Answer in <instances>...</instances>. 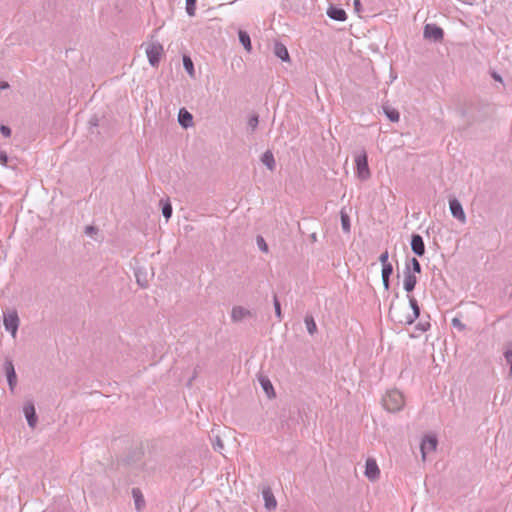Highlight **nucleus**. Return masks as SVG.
<instances>
[{"label":"nucleus","instance_id":"f8f14e48","mask_svg":"<svg viewBox=\"0 0 512 512\" xmlns=\"http://www.w3.org/2000/svg\"><path fill=\"white\" fill-rule=\"evenodd\" d=\"M417 284V277L414 273L411 272L410 266L406 267V270L404 271V289L406 292L410 293L414 290L415 286Z\"/></svg>","mask_w":512,"mask_h":512},{"label":"nucleus","instance_id":"f704fd0d","mask_svg":"<svg viewBox=\"0 0 512 512\" xmlns=\"http://www.w3.org/2000/svg\"><path fill=\"white\" fill-rule=\"evenodd\" d=\"M411 265H412V270H413L414 274L421 272V265L416 258L411 259Z\"/></svg>","mask_w":512,"mask_h":512},{"label":"nucleus","instance_id":"79ce46f5","mask_svg":"<svg viewBox=\"0 0 512 512\" xmlns=\"http://www.w3.org/2000/svg\"><path fill=\"white\" fill-rule=\"evenodd\" d=\"M353 4H354V7H355V10H356L357 12H359V11H360V9H361V1H360V0H354V1H353Z\"/></svg>","mask_w":512,"mask_h":512},{"label":"nucleus","instance_id":"c03bdc74","mask_svg":"<svg viewBox=\"0 0 512 512\" xmlns=\"http://www.w3.org/2000/svg\"><path fill=\"white\" fill-rule=\"evenodd\" d=\"M310 239H311L312 242H316L317 241V234L316 233H312L310 235Z\"/></svg>","mask_w":512,"mask_h":512},{"label":"nucleus","instance_id":"e433bc0d","mask_svg":"<svg viewBox=\"0 0 512 512\" xmlns=\"http://www.w3.org/2000/svg\"><path fill=\"white\" fill-rule=\"evenodd\" d=\"M0 132L4 137H10L11 136V129L6 125L0 126Z\"/></svg>","mask_w":512,"mask_h":512},{"label":"nucleus","instance_id":"aec40b11","mask_svg":"<svg viewBox=\"0 0 512 512\" xmlns=\"http://www.w3.org/2000/svg\"><path fill=\"white\" fill-rule=\"evenodd\" d=\"M132 496H133V499H134L136 510L137 511H141L144 508V506H145V500H144V497H143L140 489L133 488L132 489Z\"/></svg>","mask_w":512,"mask_h":512},{"label":"nucleus","instance_id":"4be33fe9","mask_svg":"<svg viewBox=\"0 0 512 512\" xmlns=\"http://www.w3.org/2000/svg\"><path fill=\"white\" fill-rule=\"evenodd\" d=\"M261 161L269 170H273L275 168V159L270 151H266L262 155Z\"/></svg>","mask_w":512,"mask_h":512},{"label":"nucleus","instance_id":"4c0bfd02","mask_svg":"<svg viewBox=\"0 0 512 512\" xmlns=\"http://www.w3.org/2000/svg\"><path fill=\"white\" fill-rule=\"evenodd\" d=\"M388 258H389V254H388V251H384L380 257H379V261L381 262L382 266H384L385 264H390L388 262Z\"/></svg>","mask_w":512,"mask_h":512},{"label":"nucleus","instance_id":"20e7f679","mask_svg":"<svg viewBox=\"0 0 512 512\" xmlns=\"http://www.w3.org/2000/svg\"><path fill=\"white\" fill-rule=\"evenodd\" d=\"M146 54L151 66H158L163 54V46L158 42H151L146 47Z\"/></svg>","mask_w":512,"mask_h":512},{"label":"nucleus","instance_id":"f3484780","mask_svg":"<svg viewBox=\"0 0 512 512\" xmlns=\"http://www.w3.org/2000/svg\"><path fill=\"white\" fill-rule=\"evenodd\" d=\"M393 273V266L392 264H385L384 266H382V282H383V286L385 288L386 291L389 290V287H390V276L392 275Z\"/></svg>","mask_w":512,"mask_h":512},{"label":"nucleus","instance_id":"0eeeda50","mask_svg":"<svg viewBox=\"0 0 512 512\" xmlns=\"http://www.w3.org/2000/svg\"><path fill=\"white\" fill-rule=\"evenodd\" d=\"M23 413L27 420L28 426L30 428H35L38 422V417L36 414L35 406L33 401L28 400L23 405Z\"/></svg>","mask_w":512,"mask_h":512},{"label":"nucleus","instance_id":"6ab92c4d","mask_svg":"<svg viewBox=\"0 0 512 512\" xmlns=\"http://www.w3.org/2000/svg\"><path fill=\"white\" fill-rule=\"evenodd\" d=\"M327 15L333 19V20H337V21H344L346 20V12L341 9V8H337V7H330L327 11Z\"/></svg>","mask_w":512,"mask_h":512},{"label":"nucleus","instance_id":"473e14b6","mask_svg":"<svg viewBox=\"0 0 512 512\" xmlns=\"http://www.w3.org/2000/svg\"><path fill=\"white\" fill-rule=\"evenodd\" d=\"M504 356H505L507 363L510 365L509 376L512 377V348L508 349L505 352Z\"/></svg>","mask_w":512,"mask_h":512},{"label":"nucleus","instance_id":"5701e85b","mask_svg":"<svg viewBox=\"0 0 512 512\" xmlns=\"http://www.w3.org/2000/svg\"><path fill=\"white\" fill-rule=\"evenodd\" d=\"M238 36H239V41L243 45L245 50L250 52L252 49L250 36L245 31H242V30L239 31Z\"/></svg>","mask_w":512,"mask_h":512},{"label":"nucleus","instance_id":"a211bd4d","mask_svg":"<svg viewBox=\"0 0 512 512\" xmlns=\"http://www.w3.org/2000/svg\"><path fill=\"white\" fill-rule=\"evenodd\" d=\"M274 54L282 61H289V53L286 46L280 42L274 44Z\"/></svg>","mask_w":512,"mask_h":512},{"label":"nucleus","instance_id":"7c9ffc66","mask_svg":"<svg viewBox=\"0 0 512 512\" xmlns=\"http://www.w3.org/2000/svg\"><path fill=\"white\" fill-rule=\"evenodd\" d=\"M273 304H274V308H275V313H276V316L279 318V320L281 319L282 317V313H281V305H280V302L277 298V296L275 295L274 296V299H273Z\"/></svg>","mask_w":512,"mask_h":512},{"label":"nucleus","instance_id":"1a4fd4ad","mask_svg":"<svg viewBox=\"0 0 512 512\" xmlns=\"http://www.w3.org/2000/svg\"><path fill=\"white\" fill-rule=\"evenodd\" d=\"M3 369L7 377L9 389L14 392L17 385V375L12 360L6 359L3 364Z\"/></svg>","mask_w":512,"mask_h":512},{"label":"nucleus","instance_id":"4468645a","mask_svg":"<svg viewBox=\"0 0 512 512\" xmlns=\"http://www.w3.org/2000/svg\"><path fill=\"white\" fill-rule=\"evenodd\" d=\"M262 496H263V499H264V502H265V508L268 510V511H273L276 509L277 507V501L272 493V490L269 488V487H265L263 490H262Z\"/></svg>","mask_w":512,"mask_h":512},{"label":"nucleus","instance_id":"c85d7f7f","mask_svg":"<svg viewBox=\"0 0 512 512\" xmlns=\"http://www.w3.org/2000/svg\"><path fill=\"white\" fill-rule=\"evenodd\" d=\"M162 214L166 218V220H168L171 217V215H172V206H171L169 201H166L165 203H163Z\"/></svg>","mask_w":512,"mask_h":512},{"label":"nucleus","instance_id":"ea45409f","mask_svg":"<svg viewBox=\"0 0 512 512\" xmlns=\"http://www.w3.org/2000/svg\"><path fill=\"white\" fill-rule=\"evenodd\" d=\"M452 325H453L454 327L459 328L460 330L464 329V327H465V326L461 323V321H460L459 319H457V318H453V319H452Z\"/></svg>","mask_w":512,"mask_h":512},{"label":"nucleus","instance_id":"a19ab883","mask_svg":"<svg viewBox=\"0 0 512 512\" xmlns=\"http://www.w3.org/2000/svg\"><path fill=\"white\" fill-rule=\"evenodd\" d=\"M96 232H97V229L94 226H87L85 229V233L90 236H92Z\"/></svg>","mask_w":512,"mask_h":512},{"label":"nucleus","instance_id":"37998d69","mask_svg":"<svg viewBox=\"0 0 512 512\" xmlns=\"http://www.w3.org/2000/svg\"><path fill=\"white\" fill-rule=\"evenodd\" d=\"M10 86H9V83L6 82V81H2L0 82V90H5V89H8Z\"/></svg>","mask_w":512,"mask_h":512},{"label":"nucleus","instance_id":"412c9836","mask_svg":"<svg viewBox=\"0 0 512 512\" xmlns=\"http://www.w3.org/2000/svg\"><path fill=\"white\" fill-rule=\"evenodd\" d=\"M259 381L268 398H273L275 391L270 380L266 377H262Z\"/></svg>","mask_w":512,"mask_h":512},{"label":"nucleus","instance_id":"cd10ccee","mask_svg":"<svg viewBox=\"0 0 512 512\" xmlns=\"http://www.w3.org/2000/svg\"><path fill=\"white\" fill-rule=\"evenodd\" d=\"M196 11V0H186V12L193 17Z\"/></svg>","mask_w":512,"mask_h":512},{"label":"nucleus","instance_id":"2eb2a0df","mask_svg":"<svg viewBox=\"0 0 512 512\" xmlns=\"http://www.w3.org/2000/svg\"><path fill=\"white\" fill-rule=\"evenodd\" d=\"M252 312L242 306H235L231 312V318L234 322H240L247 317H251Z\"/></svg>","mask_w":512,"mask_h":512},{"label":"nucleus","instance_id":"b1692460","mask_svg":"<svg viewBox=\"0 0 512 512\" xmlns=\"http://www.w3.org/2000/svg\"><path fill=\"white\" fill-rule=\"evenodd\" d=\"M383 110H384L385 115L387 116V118L391 122H398L399 121L400 115H399V112L396 109L391 108L389 106H384Z\"/></svg>","mask_w":512,"mask_h":512},{"label":"nucleus","instance_id":"a878e982","mask_svg":"<svg viewBox=\"0 0 512 512\" xmlns=\"http://www.w3.org/2000/svg\"><path fill=\"white\" fill-rule=\"evenodd\" d=\"M340 216H341V225H342L343 231L345 233H349L350 232V218H349L348 214L342 210L340 213Z\"/></svg>","mask_w":512,"mask_h":512},{"label":"nucleus","instance_id":"ddd939ff","mask_svg":"<svg viewBox=\"0 0 512 512\" xmlns=\"http://www.w3.org/2000/svg\"><path fill=\"white\" fill-rule=\"evenodd\" d=\"M411 249L417 256H423L425 253V244L419 234H413L411 237Z\"/></svg>","mask_w":512,"mask_h":512},{"label":"nucleus","instance_id":"f03ea898","mask_svg":"<svg viewBox=\"0 0 512 512\" xmlns=\"http://www.w3.org/2000/svg\"><path fill=\"white\" fill-rule=\"evenodd\" d=\"M383 406L390 412L400 411L405 404L404 396L399 390H389L383 397Z\"/></svg>","mask_w":512,"mask_h":512},{"label":"nucleus","instance_id":"7ed1b4c3","mask_svg":"<svg viewBox=\"0 0 512 512\" xmlns=\"http://www.w3.org/2000/svg\"><path fill=\"white\" fill-rule=\"evenodd\" d=\"M356 175L361 181H366L370 178L371 173L368 167V159L365 151H362L355 157Z\"/></svg>","mask_w":512,"mask_h":512},{"label":"nucleus","instance_id":"c9c22d12","mask_svg":"<svg viewBox=\"0 0 512 512\" xmlns=\"http://www.w3.org/2000/svg\"><path fill=\"white\" fill-rule=\"evenodd\" d=\"M430 328V323L425 321V322H419L416 326V329L419 330L420 332H426L428 329Z\"/></svg>","mask_w":512,"mask_h":512},{"label":"nucleus","instance_id":"9d476101","mask_svg":"<svg viewBox=\"0 0 512 512\" xmlns=\"http://www.w3.org/2000/svg\"><path fill=\"white\" fill-rule=\"evenodd\" d=\"M443 29L435 24H426L424 27V37L433 41H441L443 39Z\"/></svg>","mask_w":512,"mask_h":512},{"label":"nucleus","instance_id":"72a5a7b5","mask_svg":"<svg viewBox=\"0 0 512 512\" xmlns=\"http://www.w3.org/2000/svg\"><path fill=\"white\" fill-rule=\"evenodd\" d=\"M212 445H213L214 450L218 451V452H221V450L224 448V444H223L222 440L220 439V437H218V436L213 441Z\"/></svg>","mask_w":512,"mask_h":512},{"label":"nucleus","instance_id":"dca6fc26","mask_svg":"<svg viewBox=\"0 0 512 512\" xmlns=\"http://www.w3.org/2000/svg\"><path fill=\"white\" fill-rule=\"evenodd\" d=\"M178 121L182 127L188 128L193 124V117L191 113H189L186 109L183 108L179 111Z\"/></svg>","mask_w":512,"mask_h":512},{"label":"nucleus","instance_id":"a18cd8bd","mask_svg":"<svg viewBox=\"0 0 512 512\" xmlns=\"http://www.w3.org/2000/svg\"><path fill=\"white\" fill-rule=\"evenodd\" d=\"M511 296H512V293H511Z\"/></svg>","mask_w":512,"mask_h":512},{"label":"nucleus","instance_id":"393cba45","mask_svg":"<svg viewBox=\"0 0 512 512\" xmlns=\"http://www.w3.org/2000/svg\"><path fill=\"white\" fill-rule=\"evenodd\" d=\"M305 325L307 328V331L310 335H314L317 331V325L314 321V318L311 315H307L305 317Z\"/></svg>","mask_w":512,"mask_h":512},{"label":"nucleus","instance_id":"2f4dec72","mask_svg":"<svg viewBox=\"0 0 512 512\" xmlns=\"http://www.w3.org/2000/svg\"><path fill=\"white\" fill-rule=\"evenodd\" d=\"M257 245L259 247V249L265 253L268 252V245L267 243L265 242V240L263 239V237L261 236H258L257 237Z\"/></svg>","mask_w":512,"mask_h":512},{"label":"nucleus","instance_id":"f257e3e1","mask_svg":"<svg viewBox=\"0 0 512 512\" xmlns=\"http://www.w3.org/2000/svg\"><path fill=\"white\" fill-rule=\"evenodd\" d=\"M407 298L412 309V313L402 317L398 315L397 311H394L392 308L390 309V316L392 319L404 325L412 324L420 315V308L415 297L412 295H407Z\"/></svg>","mask_w":512,"mask_h":512},{"label":"nucleus","instance_id":"c756f323","mask_svg":"<svg viewBox=\"0 0 512 512\" xmlns=\"http://www.w3.org/2000/svg\"><path fill=\"white\" fill-rule=\"evenodd\" d=\"M258 123H259L258 115L253 114V115H251V116L249 117V119H248V123H247V124H248V127H249L252 131H254V130L257 128Z\"/></svg>","mask_w":512,"mask_h":512},{"label":"nucleus","instance_id":"423d86ee","mask_svg":"<svg viewBox=\"0 0 512 512\" xmlns=\"http://www.w3.org/2000/svg\"><path fill=\"white\" fill-rule=\"evenodd\" d=\"M437 444H438L437 438L433 435H426L422 439L421 445H420V450H421V455H422L423 461L426 460V457L430 452H434L436 450Z\"/></svg>","mask_w":512,"mask_h":512},{"label":"nucleus","instance_id":"6e6552de","mask_svg":"<svg viewBox=\"0 0 512 512\" xmlns=\"http://www.w3.org/2000/svg\"><path fill=\"white\" fill-rule=\"evenodd\" d=\"M449 209L452 216L457 219L461 224H465L467 221L466 214L462 207V204L458 199L453 198L449 200Z\"/></svg>","mask_w":512,"mask_h":512},{"label":"nucleus","instance_id":"58836bf2","mask_svg":"<svg viewBox=\"0 0 512 512\" xmlns=\"http://www.w3.org/2000/svg\"><path fill=\"white\" fill-rule=\"evenodd\" d=\"M8 162V156L5 151L0 150V164L6 166Z\"/></svg>","mask_w":512,"mask_h":512},{"label":"nucleus","instance_id":"bb28decb","mask_svg":"<svg viewBox=\"0 0 512 512\" xmlns=\"http://www.w3.org/2000/svg\"><path fill=\"white\" fill-rule=\"evenodd\" d=\"M183 66H184L185 70L187 71V73L191 77H193L194 76V65H193V62L190 59V57H188V56L183 57Z\"/></svg>","mask_w":512,"mask_h":512},{"label":"nucleus","instance_id":"39448f33","mask_svg":"<svg viewBox=\"0 0 512 512\" xmlns=\"http://www.w3.org/2000/svg\"><path fill=\"white\" fill-rule=\"evenodd\" d=\"M19 317L16 311H12L9 313H5L3 317V324L7 331L11 333L13 338H16L18 327H19Z\"/></svg>","mask_w":512,"mask_h":512},{"label":"nucleus","instance_id":"9b49d317","mask_svg":"<svg viewBox=\"0 0 512 512\" xmlns=\"http://www.w3.org/2000/svg\"><path fill=\"white\" fill-rule=\"evenodd\" d=\"M364 474L370 481H376L379 478L380 469L374 459L368 458L366 460Z\"/></svg>","mask_w":512,"mask_h":512}]
</instances>
